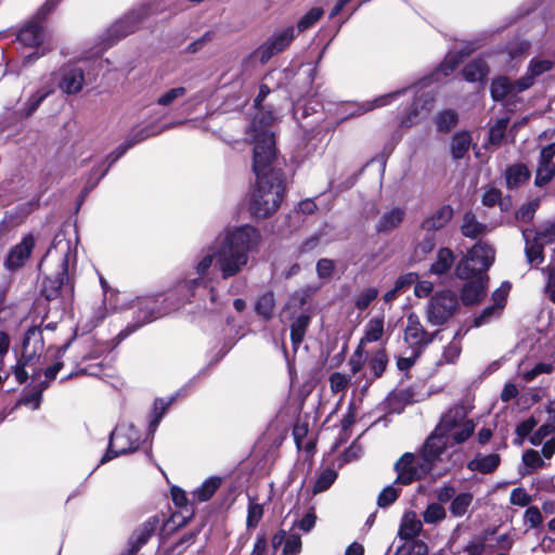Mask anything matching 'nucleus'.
Returning <instances> with one entry per match:
<instances>
[{
    "label": "nucleus",
    "instance_id": "obj_22",
    "mask_svg": "<svg viewBox=\"0 0 555 555\" xmlns=\"http://www.w3.org/2000/svg\"><path fill=\"white\" fill-rule=\"evenodd\" d=\"M521 234L525 241V255L527 262L531 267L539 266L544 260V244L532 236V229H522Z\"/></svg>",
    "mask_w": 555,
    "mask_h": 555
},
{
    "label": "nucleus",
    "instance_id": "obj_9",
    "mask_svg": "<svg viewBox=\"0 0 555 555\" xmlns=\"http://www.w3.org/2000/svg\"><path fill=\"white\" fill-rule=\"evenodd\" d=\"M459 299L452 291L437 292L426 306L427 322L434 326L446 324L459 310Z\"/></svg>",
    "mask_w": 555,
    "mask_h": 555
},
{
    "label": "nucleus",
    "instance_id": "obj_36",
    "mask_svg": "<svg viewBox=\"0 0 555 555\" xmlns=\"http://www.w3.org/2000/svg\"><path fill=\"white\" fill-rule=\"evenodd\" d=\"M221 485V478L209 477L206 479L201 487L193 491V498L198 502L208 501Z\"/></svg>",
    "mask_w": 555,
    "mask_h": 555
},
{
    "label": "nucleus",
    "instance_id": "obj_1",
    "mask_svg": "<svg viewBox=\"0 0 555 555\" xmlns=\"http://www.w3.org/2000/svg\"><path fill=\"white\" fill-rule=\"evenodd\" d=\"M260 242L261 234L255 227L246 224L225 229L216 237L212 245L203 251V255L196 262L195 272L197 276L186 279L178 284L177 292L183 294L184 300L178 305H168L160 308L158 306L160 296L138 298L135 304L138 308L135 324L127 327L126 335L143 324L150 323L170 312L191 297H195L204 292L208 291L211 301H215V289L210 286L214 260H216V268L219 270L222 279H230L244 270L248 264L250 254L257 250Z\"/></svg>",
    "mask_w": 555,
    "mask_h": 555
},
{
    "label": "nucleus",
    "instance_id": "obj_37",
    "mask_svg": "<svg viewBox=\"0 0 555 555\" xmlns=\"http://www.w3.org/2000/svg\"><path fill=\"white\" fill-rule=\"evenodd\" d=\"M48 387L47 383L40 384V386L36 389L27 391L23 393L20 400L16 403V406L24 405L29 408L30 410L39 409L42 399V391Z\"/></svg>",
    "mask_w": 555,
    "mask_h": 555
},
{
    "label": "nucleus",
    "instance_id": "obj_46",
    "mask_svg": "<svg viewBox=\"0 0 555 555\" xmlns=\"http://www.w3.org/2000/svg\"><path fill=\"white\" fill-rule=\"evenodd\" d=\"M337 473L333 468H326L318 476L314 486H313V493H321L323 491H326L336 480Z\"/></svg>",
    "mask_w": 555,
    "mask_h": 555
},
{
    "label": "nucleus",
    "instance_id": "obj_44",
    "mask_svg": "<svg viewBox=\"0 0 555 555\" xmlns=\"http://www.w3.org/2000/svg\"><path fill=\"white\" fill-rule=\"evenodd\" d=\"M552 67L553 62L550 60L533 59L530 61L528 72L524 77H529L532 86L534 83L535 77L551 70Z\"/></svg>",
    "mask_w": 555,
    "mask_h": 555
},
{
    "label": "nucleus",
    "instance_id": "obj_62",
    "mask_svg": "<svg viewBox=\"0 0 555 555\" xmlns=\"http://www.w3.org/2000/svg\"><path fill=\"white\" fill-rule=\"evenodd\" d=\"M301 551V539L297 533H291L285 540L283 555H298Z\"/></svg>",
    "mask_w": 555,
    "mask_h": 555
},
{
    "label": "nucleus",
    "instance_id": "obj_18",
    "mask_svg": "<svg viewBox=\"0 0 555 555\" xmlns=\"http://www.w3.org/2000/svg\"><path fill=\"white\" fill-rule=\"evenodd\" d=\"M35 246V238L31 234L25 235L20 244L12 247L4 261L5 268L15 270L24 264Z\"/></svg>",
    "mask_w": 555,
    "mask_h": 555
},
{
    "label": "nucleus",
    "instance_id": "obj_31",
    "mask_svg": "<svg viewBox=\"0 0 555 555\" xmlns=\"http://www.w3.org/2000/svg\"><path fill=\"white\" fill-rule=\"evenodd\" d=\"M365 360L367 361V366L372 372L373 378H379L388 364V357L385 348L367 352Z\"/></svg>",
    "mask_w": 555,
    "mask_h": 555
},
{
    "label": "nucleus",
    "instance_id": "obj_32",
    "mask_svg": "<svg viewBox=\"0 0 555 555\" xmlns=\"http://www.w3.org/2000/svg\"><path fill=\"white\" fill-rule=\"evenodd\" d=\"M472 144V135L466 131L455 132L451 139L450 152L454 159H462Z\"/></svg>",
    "mask_w": 555,
    "mask_h": 555
},
{
    "label": "nucleus",
    "instance_id": "obj_39",
    "mask_svg": "<svg viewBox=\"0 0 555 555\" xmlns=\"http://www.w3.org/2000/svg\"><path fill=\"white\" fill-rule=\"evenodd\" d=\"M457 114L453 109H444L436 116V127L439 132H449L457 124Z\"/></svg>",
    "mask_w": 555,
    "mask_h": 555
},
{
    "label": "nucleus",
    "instance_id": "obj_24",
    "mask_svg": "<svg viewBox=\"0 0 555 555\" xmlns=\"http://www.w3.org/2000/svg\"><path fill=\"white\" fill-rule=\"evenodd\" d=\"M506 292L498 289L493 293L494 304L492 306L486 307L482 312L475 318L474 325L479 327L483 324L490 322L493 318H498L505 305Z\"/></svg>",
    "mask_w": 555,
    "mask_h": 555
},
{
    "label": "nucleus",
    "instance_id": "obj_2",
    "mask_svg": "<svg viewBox=\"0 0 555 555\" xmlns=\"http://www.w3.org/2000/svg\"><path fill=\"white\" fill-rule=\"evenodd\" d=\"M274 117L272 113L257 114L250 126L254 138L253 169L256 189L251 194L249 209L255 218L264 219L274 214L284 197V173L273 166L275 157L274 134L267 128Z\"/></svg>",
    "mask_w": 555,
    "mask_h": 555
},
{
    "label": "nucleus",
    "instance_id": "obj_60",
    "mask_svg": "<svg viewBox=\"0 0 555 555\" xmlns=\"http://www.w3.org/2000/svg\"><path fill=\"white\" fill-rule=\"evenodd\" d=\"M538 425V421L531 416L524 422H521L516 427L517 438L515 439V443L521 444L524 439L533 430V428Z\"/></svg>",
    "mask_w": 555,
    "mask_h": 555
},
{
    "label": "nucleus",
    "instance_id": "obj_55",
    "mask_svg": "<svg viewBox=\"0 0 555 555\" xmlns=\"http://www.w3.org/2000/svg\"><path fill=\"white\" fill-rule=\"evenodd\" d=\"M463 56L464 55H460L457 52L448 53L443 62L440 64L437 74H442L443 76L450 75L457 67Z\"/></svg>",
    "mask_w": 555,
    "mask_h": 555
},
{
    "label": "nucleus",
    "instance_id": "obj_29",
    "mask_svg": "<svg viewBox=\"0 0 555 555\" xmlns=\"http://www.w3.org/2000/svg\"><path fill=\"white\" fill-rule=\"evenodd\" d=\"M530 178V171L524 164H515L505 170V182L508 189H517Z\"/></svg>",
    "mask_w": 555,
    "mask_h": 555
},
{
    "label": "nucleus",
    "instance_id": "obj_47",
    "mask_svg": "<svg viewBox=\"0 0 555 555\" xmlns=\"http://www.w3.org/2000/svg\"><path fill=\"white\" fill-rule=\"evenodd\" d=\"M275 299L272 293H266L256 304V311L258 314L262 315L264 319H269L274 310Z\"/></svg>",
    "mask_w": 555,
    "mask_h": 555
},
{
    "label": "nucleus",
    "instance_id": "obj_43",
    "mask_svg": "<svg viewBox=\"0 0 555 555\" xmlns=\"http://www.w3.org/2000/svg\"><path fill=\"white\" fill-rule=\"evenodd\" d=\"M529 42L525 40H517L506 46L505 51L502 52V56L505 62L514 61L521 57L529 49Z\"/></svg>",
    "mask_w": 555,
    "mask_h": 555
},
{
    "label": "nucleus",
    "instance_id": "obj_8",
    "mask_svg": "<svg viewBox=\"0 0 555 555\" xmlns=\"http://www.w3.org/2000/svg\"><path fill=\"white\" fill-rule=\"evenodd\" d=\"M141 436L132 424H120L111 434L106 453L101 459V464L111 460L133 452L139 448Z\"/></svg>",
    "mask_w": 555,
    "mask_h": 555
},
{
    "label": "nucleus",
    "instance_id": "obj_14",
    "mask_svg": "<svg viewBox=\"0 0 555 555\" xmlns=\"http://www.w3.org/2000/svg\"><path fill=\"white\" fill-rule=\"evenodd\" d=\"M530 87L531 80L529 77H521L513 82L505 76H499L492 80L490 91L492 99L499 102L508 96H515Z\"/></svg>",
    "mask_w": 555,
    "mask_h": 555
},
{
    "label": "nucleus",
    "instance_id": "obj_17",
    "mask_svg": "<svg viewBox=\"0 0 555 555\" xmlns=\"http://www.w3.org/2000/svg\"><path fill=\"white\" fill-rule=\"evenodd\" d=\"M48 14L44 16L39 15L38 12L34 21L29 22L25 25L17 35V40L25 47L29 48H39V46L43 42L44 33L40 22L46 18Z\"/></svg>",
    "mask_w": 555,
    "mask_h": 555
},
{
    "label": "nucleus",
    "instance_id": "obj_19",
    "mask_svg": "<svg viewBox=\"0 0 555 555\" xmlns=\"http://www.w3.org/2000/svg\"><path fill=\"white\" fill-rule=\"evenodd\" d=\"M159 525L157 516L150 517L143 524H141L131 534L129 539L128 555L137 553L150 538L154 534L155 530Z\"/></svg>",
    "mask_w": 555,
    "mask_h": 555
},
{
    "label": "nucleus",
    "instance_id": "obj_16",
    "mask_svg": "<svg viewBox=\"0 0 555 555\" xmlns=\"http://www.w3.org/2000/svg\"><path fill=\"white\" fill-rule=\"evenodd\" d=\"M435 94L431 90L418 91L415 95L411 113L401 119V127L410 128L425 118L433 109Z\"/></svg>",
    "mask_w": 555,
    "mask_h": 555
},
{
    "label": "nucleus",
    "instance_id": "obj_61",
    "mask_svg": "<svg viewBox=\"0 0 555 555\" xmlns=\"http://www.w3.org/2000/svg\"><path fill=\"white\" fill-rule=\"evenodd\" d=\"M509 502L513 505L520 507L528 506L532 502L531 495L526 491L525 488H515L512 490L509 495Z\"/></svg>",
    "mask_w": 555,
    "mask_h": 555
},
{
    "label": "nucleus",
    "instance_id": "obj_15",
    "mask_svg": "<svg viewBox=\"0 0 555 555\" xmlns=\"http://www.w3.org/2000/svg\"><path fill=\"white\" fill-rule=\"evenodd\" d=\"M150 135L147 130H141L140 132L133 134L130 139H128L126 142L120 144L114 152H112L107 156V166L100 170V168H93L91 172V177L96 176L93 182L88 181L89 186L85 188V193L87 194L91 189H93L99 181L107 173L108 168L111 165H113L115 162H117L129 149H131L137 143L141 142L145 138Z\"/></svg>",
    "mask_w": 555,
    "mask_h": 555
},
{
    "label": "nucleus",
    "instance_id": "obj_48",
    "mask_svg": "<svg viewBox=\"0 0 555 555\" xmlns=\"http://www.w3.org/2000/svg\"><path fill=\"white\" fill-rule=\"evenodd\" d=\"M446 517V509L439 503H430L423 513V518L426 524H437Z\"/></svg>",
    "mask_w": 555,
    "mask_h": 555
},
{
    "label": "nucleus",
    "instance_id": "obj_49",
    "mask_svg": "<svg viewBox=\"0 0 555 555\" xmlns=\"http://www.w3.org/2000/svg\"><path fill=\"white\" fill-rule=\"evenodd\" d=\"M328 380L332 392L341 393L344 396L350 384L351 377L346 374L335 372L331 374Z\"/></svg>",
    "mask_w": 555,
    "mask_h": 555
},
{
    "label": "nucleus",
    "instance_id": "obj_58",
    "mask_svg": "<svg viewBox=\"0 0 555 555\" xmlns=\"http://www.w3.org/2000/svg\"><path fill=\"white\" fill-rule=\"evenodd\" d=\"M461 350V344L456 340H452L444 347L442 359L438 362V364L454 363L460 357Z\"/></svg>",
    "mask_w": 555,
    "mask_h": 555
},
{
    "label": "nucleus",
    "instance_id": "obj_25",
    "mask_svg": "<svg viewBox=\"0 0 555 555\" xmlns=\"http://www.w3.org/2000/svg\"><path fill=\"white\" fill-rule=\"evenodd\" d=\"M423 524L413 511L405 512L400 524L398 535L401 540H412L422 531Z\"/></svg>",
    "mask_w": 555,
    "mask_h": 555
},
{
    "label": "nucleus",
    "instance_id": "obj_34",
    "mask_svg": "<svg viewBox=\"0 0 555 555\" xmlns=\"http://www.w3.org/2000/svg\"><path fill=\"white\" fill-rule=\"evenodd\" d=\"M454 262V255L449 248H440L437 253L436 260L430 267V272L436 275L447 273Z\"/></svg>",
    "mask_w": 555,
    "mask_h": 555
},
{
    "label": "nucleus",
    "instance_id": "obj_3",
    "mask_svg": "<svg viewBox=\"0 0 555 555\" xmlns=\"http://www.w3.org/2000/svg\"><path fill=\"white\" fill-rule=\"evenodd\" d=\"M476 423L469 410L461 403L453 404L440 416L433 433L427 437L430 448L443 454L448 448L465 443L475 433Z\"/></svg>",
    "mask_w": 555,
    "mask_h": 555
},
{
    "label": "nucleus",
    "instance_id": "obj_26",
    "mask_svg": "<svg viewBox=\"0 0 555 555\" xmlns=\"http://www.w3.org/2000/svg\"><path fill=\"white\" fill-rule=\"evenodd\" d=\"M501 459L496 453L482 454L478 453L475 457L469 461L467 467L472 472H478L481 474H490L494 472L500 465Z\"/></svg>",
    "mask_w": 555,
    "mask_h": 555
},
{
    "label": "nucleus",
    "instance_id": "obj_21",
    "mask_svg": "<svg viewBox=\"0 0 555 555\" xmlns=\"http://www.w3.org/2000/svg\"><path fill=\"white\" fill-rule=\"evenodd\" d=\"M405 218V209L399 206L384 211L375 224L379 234H389L398 229Z\"/></svg>",
    "mask_w": 555,
    "mask_h": 555
},
{
    "label": "nucleus",
    "instance_id": "obj_53",
    "mask_svg": "<svg viewBox=\"0 0 555 555\" xmlns=\"http://www.w3.org/2000/svg\"><path fill=\"white\" fill-rule=\"evenodd\" d=\"M263 516V507L261 504L249 500L248 509H247V518L246 526L248 529L255 528L258 526L259 521Z\"/></svg>",
    "mask_w": 555,
    "mask_h": 555
},
{
    "label": "nucleus",
    "instance_id": "obj_57",
    "mask_svg": "<svg viewBox=\"0 0 555 555\" xmlns=\"http://www.w3.org/2000/svg\"><path fill=\"white\" fill-rule=\"evenodd\" d=\"M507 126V118H500L496 120V122L489 130V140L491 144H500L502 142Z\"/></svg>",
    "mask_w": 555,
    "mask_h": 555
},
{
    "label": "nucleus",
    "instance_id": "obj_51",
    "mask_svg": "<svg viewBox=\"0 0 555 555\" xmlns=\"http://www.w3.org/2000/svg\"><path fill=\"white\" fill-rule=\"evenodd\" d=\"M173 401V398H170L168 401H165L164 399H156L154 402V410H153V418L150 423V431L154 433L160 423V420L163 415L165 414L167 408L171 404Z\"/></svg>",
    "mask_w": 555,
    "mask_h": 555
},
{
    "label": "nucleus",
    "instance_id": "obj_30",
    "mask_svg": "<svg viewBox=\"0 0 555 555\" xmlns=\"http://www.w3.org/2000/svg\"><path fill=\"white\" fill-rule=\"evenodd\" d=\"M53 92L52 85H49L47 79L43 77L42 86L38 89L24 104L23 114L26 117L31 116L43 100Z\"/></svg>",
    "mask_w": 555,
    "mask_h": 555
},
{
    "label": "nucleus",
    "instance_id": "obj_27",
    "mask_svg": "<svg viewBox=\"0 0 555 555\" xmlns=\"http://www.w3.org/2000/svg\"><path fill=\"white\" fill-rule=\"evenodd\" d=\"M452 216L453 209L450 206H443L423 221L422 230L434 233L442 229L451 220Z\"/></svg>",
    "mask_w": 555,
    "mask_h": 555
},
{
    "label": "nucleus",
    "instance_id": "obj_6",
    "mask_svg": "<svg viewBox=\"0 0 555 555\" xmlns=\"http://www.w3.org/2000/svg\"><path fill=\"white\" fill-rule=\"evenodd\" d=\"M494 249L489 244L485 242L476 243L456 264V276L462 280H468L475 275H486V272L494 261Z\"/></svg>",
    "mask_w": 555,
    "mask_h": 555
},
{
    "label": "nucleus",
    "instance_id": "obj_59",
    "mask_svg": "<svg viewBox=\"0 0 555 555\" xmlns=\"http://www.w3.org/2000/svg\"><path fill=\"white\" fill-rule=\"evenodd\" d=\"M421 354H422V351L408 348L405 351V354L402 357H399L397 360L398 369L400 371H408L415 364L416 360L420 358Z\"/></svg>",
    "mask_w": 555,
    "mask_h": 555
},
{
    "label": "nucleus",
    "instance_id": "obj_5",
    "mask_svg": "<svg viewBox=\"0 0 555 555\" xmlns=\"http://www.w3.org/2000/svg\"><path fill=\"white\" fill-rule=\"evenodd\" d=\"M425 440L417 454L404 453L396 463L397 481L410 485L427 476L440 460L441 455L434 447H429Z\"/></svg>",
    "mask_w": 555,
    "mask_h": 555
},
{
    "label": "nucleus",
    "instance_id": "obj_54",
    "mask_svg": "<svg viewBox=\"0 0 555 555\" xmlns=\"http://www.w3.org/2000/svg\"><path fill=\"white\" fill-rule=\"evenodd\" d=\"M463 56L464 55H460L457 52L448 53L443 62L440 64L437 74H442L443 76L450 75L457 67Z\"/></svg>",
    "mask_w": 555,
    "mask_h": 555
},
{
    "label": "nucleus",
    "instance_id": "obj_52",
    "mask_svg": "<svg viewBox=\"0 0 555 555\" xmlns=\"http://www.w3.org/2000/svg\"><path fill=\"white\" fill-rule=\"evenodd\" d=\"M322 15L323 10L321 8H312L299 20L297 24L298 33L305 31L312 27L321 18Z\"/></svg>",
    "mask_w": 555,
    "mask_h": 555
},
{
    "label": "nucleus",
    "instance_id": "obj_42",
    "mask_svg": "<svg viewBox=\"0 0 555 555\" xmlns=\"http://www.w3.org/2000/svg\"><path fill=\"white\" fill-rule=\"evenodd\" d=\"M555 176V164L554 163H541L539 162L534 184L537 186H543L552 181Z\"/></svg>",
    "mask_w": 555,
    "mask_h": 555
},
{
    "label": "nucleus",
    "instance_id": "obj_64",
    "mask_svg": "<svg viewBox=\"0 0 555 555\" xmlns=\"http://www.w3.org/2000/svg\"><path fill=\"white\" fill-rule=\"evenodd\" d=\"M395 555H427V546L421 542L403 545L398 548Z\"/></svg>",
    "mask_w": 555,
    "mask_h": 555
},
{
    "label": "nucleus",
    "instance_id": "obj_63",
    "mask_svg": "<svg viewBox=\"0 0 555 555\" xmlns=\"http://www.w3.org/2000/svg\"><path fill=\"white\" fill-rule=\"evenodd\" d=\"M542 273L546 276L545 292L548 298L555 304V267H545Z\"/></svg>",
    "mask_w": 555,
    "mask_h": 555
},
{
    "label": "nucleus",
    "instance_id": "obj_4",
    "mask_svg": "<svg viewBox=\"0 0 555 555\" xmlns=\"http://www.w3.org/2000/svg\"><path fill=\"white\" fill-rule=\"evenodd\" d=\"M54 258H59L61 271L57 272L55 279L49 278L43 282L42 292L48 300L56 298L64 287H67L69 292L73 289L69 275L70 269L75 268L76 256L72 251L70 243L67 240L55 236L40 266Z\"/></svg>",
    "mask_w": 555,
    "mask_h": 555
},
{
    "label": "nucleus",
    "instance_id": "obj_33",
    "mask_svg": "<svg viewBox=\"0 0 555 555\" xmlns=\"http://www.w3.org/2000/svg\"><path fill=\"white\" fill-rule=\"evenodd\" d=\"M489 73V66L483 59H476L469 62L463 69L465 80L475 82L482 80Z\"/></svg>",
    "mask_w": 555,
    "mask_h": 555
},
{
    "label": "nucleus",
    "instance_id": "obj_35",
    "mask_svg": "<svg viewBox=\"0 0 555 555\" xmlns=\"http://www.w3.org/2000/svg\"><path fill=\"white\" fill-rule=\"evenodd\" d=\"M474 500V495L470 492L457 493L449 506V511L453 517H463L469 509Z\"/></svg>",
    "mask_w": 555,
    "mask_h": 555
},
{
    "label": "nucleus",
    "instance_id": "obj_28",
    "mask_svg": "<svg viewBox=\"0 0 555 555\" xmlns=\"http://www.w3.org/2000/svg\"><path fill=\"white\" fill-rule=\"evenodd\" d=\"M405 91H406L405 89H401V90H398L395 92L379 95V96L375 98L374 100L362 102L361 104H358L357 111L354 113H352V115L360 116V115L371 112L375 108L387 106L392 101L397 100Z\"/></svg>",
    "mask_w": 555,
    "mask_h": 555
},
{
    "label": "nucleus",
    "instance_id": "obj_23",
    "mask_svg": "<svg viewBox=\"0 0 555 555\" xmlns=\"http://www.w3.org/2000/svg\"><path fill=\"white\" fill-rule=\"evenodd\" d=\"M384 335L385 318L383 315L374 317L365 323L363 336L360 339L359 346L364 348L367 344L378 343L383 339Z\"/></svg>",
    "mask_w": 555,
    "mask_h": 555
},
{
    "label": "nucleus",
    "instance_id": "obj_12",
    "mask_svg": "<svg viewBox=\"0 0 555 555\" xmlns=\"http://www.w3.org/2000/svg\"><path fill=\"white\" fill-rule=\"evenodd\" d=\"M145 16L146 9L141 8L130 11L124 17L115 22L105 33L106 47L114 44L115 41L135 31Z\"/></svg>",
    "mask_w": 555,
    "mask_h": 555
},
{
    "label": "nucleus",
    "instance_id": "obj_11",
    "mask_svg": "<svg viewBox=\"0 0 555 555\" xmlns=\"http://www.w3.org/2000/svg\"><path fill=\"white\" fill-rule=\"evenodd\" d=\"M296 37L294 26L275 30L257 50L256 55L264 64L272 56L283 52Z\"/></svg>",
    "mask_w": 555,
    "mask_h": 555
},
{
    "label": "nucleus",
    "instance_id": "obj_13",
    "mask_svg": "<svg viewBox=\"0 0 555 555\" xmlns=\"http://www.w3.org/2000/svg\"><path fill=\"white\" fill-rule=\"evenodd\" d=\"M436 333L427 332L416 313H410L406 318V326L404 330V341L409 348L418 351L424 349L434 340Z\"/></svg>",
    "mask_w": 555,
    "mask_h": 555
},
{
    "label": "nucleus",
    "instance_id": "obj_20",
    "mask_svg": "<svg viewBox=\"0 0 555 555\" xmlns=\"http://www.w3.org/2000/svg\"><path fill=\"white\" fill-rule=\"evenodd\" d=\"M472 279L464 284L461 292V299L466 306L480 302L486 295L487 275H475Z\"/></svg>",
    "mask_w": 555,
    "mask_h": 555
},
{
    "label": "nucleus",
    "instance_id": "obj_38",
    "mask_svg": "<svg viewBox=\"0 0 555 555\" xmlns=\"http://www.w3.org/2000/svg\"><path fill=\"white\" fill-rule=\"evenodd\" d=\"M486 225L478 222L472 212H466L462 224V234L466 237H476L486 231Z\"/></svg>",
    "mask_w": 555,
    "mask_h": 555
},
{
    "label": "nucleus",
    "instance_id": "obj_45",
    "mask_svg": "<svg viewBox=\"0 0 555 555\" xmlns=\"http://www.w3.org/2000/svg\"><path fill=\"white\" fill-rule=\"evenodd\" d=\"M378 296V289L376 287H367L360 291L354 296V307L363 311L365 310Z\"/></svg>",
    "mask_w": 555,
    "mask_h": 555
},
{
    "label": "nucleus",
    "instance_id": "obj_41",
    "mask_svg": "<svg viewBox=\"0 0 555 555\" xmlns=\"http://www.w3.org/2000/svg\"><path fill=\"white\" fill-rule=\"evenodd\" d=\"M310 318L306 314L298 315L291 326V338L294 345H298L301 343L306 330L308 327Z\"/></svg>",
    "mask_w": 555,
    "mask_h": 555
},
{
    "label": "nucleus",
    "instance_id": "obj_56",
    "mask_svg": "<svg viewBox=\"0 0 555 555\" xmlns=\"http://www.w3.org/2000/svg\"><path fill=\"white\" fill-rule=\"evenodd\" d=\"M186 89L184 87H176L158 96L156 103L160 106H170L175 101L184 96Z\"/></svg>",
    "mask_w": 555,
    "mask_h": 555
},
{
    "label": "nucleus",
    "instance_id": "obj_7",
    "mask_svg": "<svg viewBox=\"0 0 555 555\" xmlns=\"http://www.w3.org/2000/svg\"><path fill=\"white\" fill-rule=\"evenodd\" d=\"M43 351V341L40 332L30 330L26 333L23 341V351L17 363L13 367V374L16 380L22 384L26 382L29 375L37 374V362Z\"/></svg>",
    "mask_w": 555,
    "mask_h": 555
},
{
    "label": "nucleus",
    "instance_id": "obj_10",
    "mask_svg": "<svg viewBox=\"0 0 555 555\" xmlns=\"http://www.w3.org/2000/svg\"><path fill=\"white\" fill-rule=\"evenodd\" d=\"M49 85L66 94H77L85 86L83 68L78 64H67L61 67L56 73L44 77Z\"/></svg>",
    "mask_w": 555,
    "mask_h": 555
},
{
    "label": "nucleus",
    "instance_id": "obj_50",
    "mask_svg": "<svg viewBox=\"0 0 555 555\" xmlns=\"http://www.w3.org/2000/svg\"><path fill=\"white\" fill-rule=\"evenodd\" d=\"M532 236L544 245L551 243L555 238V221L542 223L537 231H533Z\"/></svg>",
    "mask_w": 555,
    "mask_h": 555
},
{
    "label": "nucleus",
    "instance_id": "obj_40",
    "mask_svg": "<svg viewBox=\"0 0 555 555\" xmlns=\"http://www.w3.org/2000/svg\"><path fill=\"white\" fill-rule=\"evenodd\" d=\"M539 206L540 201L538 198L531 199L522 204L515 214L516 221L521 223L531 222Z\"/></svg>",
    "mask_w": 555,
    "mask_h": 555
}]
</instances>
